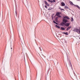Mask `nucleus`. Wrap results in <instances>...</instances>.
Instances as JSON below:
<instances>
[{
    "label": "nucleus",
    "mask_w": 80,
    "mask_h": 80,
    "mask_svg": "<svg viewBox=\"0 0 80 80\" xmlns=\"http://www.w3.org/2000/svg\"><path fill=\"white\" fill-rule=\"evenodd\" d=\"M48 2H50V0H48Z\"/></svg>",
    "instance_id": "nucleus-29"
},
{
    "label": "nucleus",
    "mask_w": 80,
    "mask_h": 80,
    "mask_svg": "<svg viewBox=\"0 0 80 80\" xmlns=\"http://www.w3.org/2000/svg\"><path fill=\"white\" fill-rule=\"evenodd\" d=\"M64 18H66V19H67L68 20H69V19H70V18L68 16H65L64 17Z\"/></svg>",
    "instance_id": "nucleus-9"
},
{
    "label": "nucleus",
    "mask_w": 80,
    "mask_h": 80,
    "mask_svg": "<svg viewBox=\"0 0 80 80\" xmlns=\"http://www.w3.org/2000/svg\"><path fill=\"white\" fill-rule=\"evenodd\" d=\"M76 7H77V8H80V7L77 5H76Z\"/></svg>",
    "instance_id": "nucleus-20"
},
{
    "label": "nucleus",
    "mask_w": 80,
    "mask_h": 80,
    "mask_svg": "<svg viewBox=\"0 0 80 80\" xmlns=\"http://www.w3.org/2000/svg\"><path fill=\"white\" fill-rule=\"evenodd\" d=\"M45 7L46 8H47V6L46 5L45 6Z\"/></svg>",
    "instance_id": "nucleus-25"
},
{
    "label": "nucleus",
    "mask_w": 80,
    "mask_h": 80,
    "mask_svg": "<svg viewBox=\"0 0 80 80\" xmlns=\"http://www.w3.org/2000/svg\"><path fill=\"white\" fill-rule=\"evenodd\" d=\"M39 49L40 50V51H42V49H41V48L39 47Z\"/></svg>",
    "instance_id": "nucleus-21"
},
{
    "label": "nucleus",
    "mask_w": 80,
    "mask_h": 80,
    "mask_svg": "<svg viewBox=\"0 0 80 80\" xmlns=\"http://www.w3.org/2000/svg\"><path fill=\"white\" fill-rule=\"evenodd\" d=\"M61 29L62 30H65V28H63V27L61 28Z\"/></svg>",
    "instance_id": "nucleus-13"
},
{
    "label": "nucleus",
    "mask_w": 80,
    "mask_h": 80,
    "mask_svg": "<svg viewBox=\"0 0 80 80\" xmlns=\"http://www.w3.org/2000/svg\"><path fill=\"white\" fill-rule=\"evenodd\" d=\"M60 10H64V11L65 10H64L63 9H61Z\"/></svg>",
    "instance_id": "nucleus-26"
},
{
    "label": "nucleus",
    "mask_w": 80,
    "mask_h": 80,
    "mask_svg": "<svg viewBox=\"0 0 80 80\" xmlns=\"http://www.w3.org/2000/svg\"><path fill=\"white\" fill-rule=\"evenodd\" d=\"M61 6L62 7H64V6L65 5V3L63 2H62L61 3Z\"/></svg>",
    "instance_id": "nucleus-7"
},
{
    "label": "nucleus",
    "mask_w": 80,
    "mask_h": 80,
    "mask_svg": "<svg viewBox=\"0 0 80 80\" xmlns=\"http://www.w3.org/2000/svg\"><path fill=\"white\" fill-rule=\"evenodd\" d=\"M63 34H65V35H68V32H62Z\"/></svg>",
    "instance_id": "nucleus-11"
},
{
    "label": "nucleus",
    "mask_w": 80,
    "mask_h": 80,
    "mask_svg": "<svg viewBox=\"0 0 80 80\" xmlns=\"http://www.w3.org/2000/svg\"><path fill=\"white\" fill-rule=\"evenodd\" d=\"M53 22L54 23H55V24H56V25H58V23H57V22H55V21H53Z\"/></svg>",
    "instance_id": "nucleus-14"
},
{
    "label": "nucleus",
    "mask_w": 80,
    "mask_h": 80,
    "mask_svg": "<svg viewBox=\"0 0 80 80\" xmlns=\"http://www.w3.org/2000/svg\"><path fill=\"white\" fill-rule=\"evenodd\" d=\"M11 49H12V48H11Z\"/></svg>",
    "instance_id": "nucleus-34"
},
{
    "label": "nucleus",
    "mask_w": 80,
    "mask_h": 80,
    "mask_svg": "<svg viewBox=\"0 0 80 80\" xmlns=\"http://www.w3.org/2000/svg\"><path fill=\"white\" fill-rule=\"evenodd\" d=\"M71 22H73V18H71Z\"/></svg>",
    "instance_id": "nucleus-18"
},
{
    "label": "nucleus",
    "mask_w": 80,
    "mask_h": 80,
    "mask_svg": "<svg viewBox=\"0 0 80 80\" xmlns=\"http://www.w3.org/2000/svg\"><path fill=\"white\" fill-rule=\"evenodd\" d=\"M59 9H60H60H61V8H59Z\"/></svg>",
    "instance_id": "nucleus-33"
},
{
    "label": "nucleus",
    "mask_w": 80,
    "mask_h": 80,
    "mask_svg": "<svg viewBox=\"0 0 80 80\" xmlns=\"http://www.w3.org/2000/svg\"><path fill=\"white\" fill-rule=\"evenodd\" d=\"M55 27H57V28H60V26H58L57 25H56L55 26Z\"/></svg>",
    "instance_id": "nucleus-16"
},
{
    "label": "nucleus",
    "mask_w": 80,
    "mask_h": 80,
    "mask_svg": "<svg viewBox=\"0 0 80 80\" xmlns=\"http://www.w3.org/2000/svg\"><path fill=\"white\" fill-rule=\"evenodd\" d=\"M79 33H80V30L79 31Z\"/></svg>",
    "instance_id": "nucleus-31"
},
{
    "label": "nucleus",
    "mask_w": 80,
    "mask_h": 80,
    "mask_svg": "<svg viewBox=\"0 0 80 80\" xmlns=\"http://www.w3.org/2000/svg\"><path fill=\"white\" fill-rule=\"evenodd\" d=\"M52 8L51 7H50V8H49L48 9V10H52Z\"/></svg>",
    "instance_id": "nucleus-19"
},
{
    "label": "nucleus",
    "mask_w": 80,
    "mask_h": 80,
    "mask_svg": "<svg viewBox=\"0 0 80 80\" xmlns=\"http://www.w3.org/2000/svg\"><path fill=\"white\" fill-rule=\"evenodd\" d=\"M53 15H54V14H53L52 15V18H53Z\"/></svg>",
    "instance_id": "nucleus-24"
},
{
    "label": "nucleus",
    "mask_w": 80,
    "mask_h": 80,
    "mask_svg": "<svg viewBox=\"0 0 80 80\" xmlns=\"http://www.w3.org/2000/svg\"><path fill=\"white\" fill-rule=\"evenodd\" d=\"M15 13H16V15L17 17V11L16 10V11H15Z\"/></svg>",
    "instance_id": "nucleus-27"
},
{
    "label": "nucleus",
    "mask_w": 80,
    "mask_h": 80,
    "mask_svg": "<svg viewBox=\"0 0 80 80\" xmlns=\"http://www.w3.org/2000/svg\"><path fill=\"white\" fill-rule=\"evenodd\" d=\"M66 67H67V69H68V67H67V66H66Z\"/></svg>",
    "instance_id": "nucleus-30"
},
{
    "label": "nucleus",
    "mask_w": 80,
    "mask_h": 80,
    "mask_svg": "<svg viewBox=\"0 0 80 80\" xmlns=\"http://www.w3.org/2000/svg\"><path fill=\"white\" fill-rule=\"evenodd\" d=\"M53 2H55V0H53Z\"/></svg>",
    "instance_id": "nucleus-28"
},
{
    "label": "nucleus",
    "mask_w": 80,
    "mask_h": 80,
    "mask_svg": "<svg viewBox=\"0 0 80 80\" xmlns=\"http://www.w3.org/2000/svg\"><path fill=\"white\" fill-rule=\"evenodd\" d=\"M71 28H72V26H69L67 28L66 30L67 31H68L69 30H70V29H71Z\"/></svg>",
    "instance_id": "nucleus-6"
},
{
    "label": "nucleus",
    "mask_w": 80,
    "mask_h": 80,
    "mask_svg": "<svg viewBox=\"0 0 80 80\" xmlns=\"http://www.w3.org/2000/svg\"><path fill=\"white\" fill-rule=\"evenodd\" d=\"M50 2H51V3H52V2H53V0H50Z\"/></svg>",
    "instance_id": "nucleus-22"
},
{
    "label": "nucleus",
    "mask_w": 80,
    "mask_h": 80,
    "mask_svg": "<svg viewBox=\"0 0 80 80\" xmlns=\"http://www.w3.org/2000/svg\"><path fill=\"white\" fill-rule=\"evenodd\" d=\"M53 18H52V20H53Z\"/></svg>",
    "instance_id": "nucleus-32"
},
{
    "label": "nucleus",
    "mask_w": 80,
    "mask_h": 80,
    "mask_svg": "<svg viewBox=\"0 0 80 80\" xmlns=\"http://www.w3.org/2000/svg\"><path fill=\"white\" fill-rule=\"evenodd\" d=\"M73 32H79V29H78V28H74V30H73Z\"/></svg>",
    "instance_id": "nucleus-2"
},
{
    "label": "nucleus",
    "mask_w": 80,
    "mask_h": 80,
    "mask_svg": "<svg viewBox=\"0 0 80 80\" xmlns=\"http://www.w3.org/2000/svg\"><path fill=\"white\" fill-rule=\"evenodd\" d=\"M69 66L70 67H71V69H73V68H72V63H71V62H70L69 64Z\"/></svg>",
    "instance_id": "nucleus-10"
},
{
    "label": "nucleus",
    "mask_w": 80,
    "mask_h": 80,
    "mask_svg": "<svg viewBox=\"0 0 80 80\" xmlns=\"http://www.w3.org/2000/svg\"><path fill=\"white\" fill-rule=\"evenodd\" d=\"M58 17H59V18H61V16L59 15L58 16Z\"/></svg>",
    "instance_id": "nucleus-23"
},
{
    "label": "nucleus",
    "mask_w": 80,
    "mask_h": 80,
    "mask_svg": "<svg viewBox=\"0 0 80 80\" xmlns=\"http://www.w3.org/2000/svg\"><path fill=\"white\" fill-rule=\"evenodd\" d=\"M65 25L66 27H69V25H70V23H65Z\"/></svg>",
    "instance_id": "nucleus-8"
},
{
    "label": "nucleus",
    "mask_w": 80,
    "mask_h": 80,
    "mask_svg": "<svg viewBox=\"0 0 80 80\" xmlns=\"http://www.w3.org/2000/svg\"><path fill=\"white\" fill-rule=\"evenodd\" d=\"M65 23L63 22H61L60 24V25L61 26H65Z\"/></svg>",
    "instance_id": "nucleus-3"
},
{
    "label": "nucleus",
    "mask_w": 80,
    "mask_h": 80,
    "mask_svg": "<svg viewBox=\"0 0 80 80\" xmlns=\"http://www.w3.org/2000/svg\"><path fill=\"white\" fill-rule=\"evenodd\" d=\"M64 7L65 8H66L67 9H68V8H68V6L67 5L65 6Z\"/></svg>",
    "instance_id": "nucleus-15"
},
{
    "label": "nucleus",
    "mask_w": 80,
    "mask_h": 80,
    "mask_svg": "<svg viewBox=\"0 0 80 80\" xmlns=\"http://www.w3.org/2000/svg\"><path fill=\"white\" fill-rule=\"evenodd\" d=\"M62 22L65 23H67V22H68V20L66 19L63 18V19Z\"/></svg>",
    "instance_id": "nucleus-1"
},
{
    "label": "nucleus",
    "mask_w": 80,
    "mask_h": 80,
    "mask_svg": "<svg viewBox=\"0 0 80 80\" xmlns=\"http://www.w3.org/2000/svg\"><path fill=\"white\" fill-rule=\"evenodd\" d=\"M61 13H61V12H57L56 13V15H55V16H57V17H58L59 15H60V14H61Z\"/></svg>",
    "instance_id": "nucleus-5"
},
{
    "label": "nucleus",
    "mask_w": 80,
    "mask_h": 80,
    "mask_svg": "<svg viewBox=\"0 0 80 80\" xmlns=\"http://www.w3.org/2000/svg\"><path fill=\"white\" fill-rule=\"evenodd\" d=\"M58 17H57L56 18H55V21L56 22H58Z\"/></svg>",
    "instance_id": "nucleus-12"
},
{
    "label": "nucleus",
    "mask_w": 80,
    "mask_h": 80,
    "mask_svg": "<svg viewBox=\"0 0 80 80\" xmlns=\"http://www.w3.org/2000/svg\"><path fill=\"white\" fill-rule=\"evenodd\" d=\"M69 3H70V4H71V5H73V2L70 1L69 2Z\"/></svg>",
    "instance_id": "nucleus-17"
},
{
    "label": "nucleus",
    "mask_w": 80,
    "mask_h": 80,
    "mask_svg": "<svg viewBox=\"0 0 80 80\" xmlns=\"http://www.w3.org/2000/svg\"><path fill=\"white\" fill-rule=\"evenodd\" d=\"M44 3L47 6H50V4L48 3V2H47L46 1H44Z\"/></svg>",
    "instance_id": "nucleus-4"
}]
</instances>
